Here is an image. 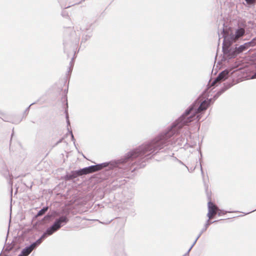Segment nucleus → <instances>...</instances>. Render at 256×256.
I'll list each match as a JSON object with an SVG mask.
<instances>
[{"label": "nucleus", "instance_id": "1", "mask_svg": "<svg viewBox=\"0 0 256 256\" xmlns=\"http://www.w3.org/2000/svg\"><path fill=\"white\" fill-rule=\"evenodd\" d=\"M210 102V100L201 102L198 100L170 126L152 139L127 152L123 158L118 160V164L126 163L136 160L132 165H136V166L134 169L130 168L133 172L136 168L144 167L146 162L160 150L182 146L185 143L186 138L188 141L187 136H190V132L188 130L180 132L183 126L192 121H199L201 118V112L207 109Z\"/></svg>", "mask_w": 256, "mask_h": 256}, {"label": "nucleus", "instance_id": "2", "mask_svg": "<svg viewBox=\"0 0 256 256\" xmlns=\"http://www.w3.org/2000/svg\"><path fill=\"white\" fill-rule=\"evenodd\" d=\"M68 222V218L66 216H62L58 218L56 220L53 224L48 228L46 232H44L40 236V239L43 240L47 236H50L54 232L58 230L62 226L67 224Z\"/></svg>", "mask_w": 256, "mask_h": 256}, {"label": "nucleus", "instance_id": "3", "mask_svg": "<svg viewBox=\"0 0 256 256\" xmlns=\"http://www.w3.org/2000/svg\"><path fill=\"white\" fill-rule=\"evenodd\" d=\"M233 42L230 41L226 40L224 39L222 43V51L225 58H234L238 56L236 49V48L231 46Z\"/></svg>", "mask_w": 256, "mask_h": 256}, {"label": "nucleus", "instance_id": "4", "mask_svg": "<svg viewBox=\"0 0 256 256\" xmlns=\"http://www.w3.org/2000/svg\"><path fill=\"white\" fill-rule=\"evenodd\" d=\"M245 33V30L243 28H239L237 29L235 32H228L226 33L224 30H223V32L222 34L224 39L226 40L230 41L232 42H234L238 40L240 37L243 36Z\"/></svg>", "mask_w": 256, "mask_h": 256}, {"label": "nucleus", "instance_id": "5", "mask_svg": "<svg viewBox=\"0 0 256 256\" xmlns=\"http://www.w3.org/2000/svg\"><path fill=\"white\" fill-rule=\"evenodd\" d=\"M108 163L104 162L100 164H98L94 166H91L88 167H86V172L88 174L92 173L99 170H102V168L106 167L108 166Z\"/></svg>", "mask_w": 256, "mask_h": 256}, {"label": "nucleus", "instance_id": "6", "mask_svg": "<svg viewBox=\"0 0 256 256\" xmlns=\"http://www.w3.org/2000/svg\"><path fill=\"white\" fill-rule=\"evenodd\" d=\"M86 170V168L80 169L78 170L72 171L70 174L66 175V178L67 180H70L78 176L86 174L88 173L86 170Z\"/></svg>", "mask_w": 256, "mask_h": 256}, {"label": "nucleus", "instance_id": "7", "mask_svg": "<svg viewBox=\"0 0 256 256\" xmlns=\"http://www.w3.org/2000/svg\"><path fill=\"white\" fill-rule=\"evenodd\" d=\"M229 76V71L224 70L222 72L217 78L212 83V86H214L217 83L220 82L228 78Z\"/></svg>", "mask_w": 256, "mask_h": 256}, {"label": "nucleus", "instance_id": "8", "mask_svg": "<svg viewBox=\"0 0 256 256\" xmlns=\"http://www.w3.org/2000/svg\"><path fill=\"white\" fill-rule=\"evenodd\" d=\"M218 210V208L212 202L210 201L208 202V213L207 214L208 219H212L213 216L217 214Z\"/></svg>", "mask_w": 256, "mask_h": 256}, {"label": "nucleus", "instance_id": "9", "mask_svg": "<svg viewBox=\"0 0 256 256\" xmlns=\"http://www.w3.org/2000/svg\"><path fill=\"white\" fill-rule=\"evenodd\" d=\"M68 32L70 33V38L72 40L75 42L78 41L80 35L79 32H76L75 30L72 29H69Z\"/></svg>", "mask_w": 256, "mask_h": 256}, {"label": "nucleus", "instance_id": "10", "mask_svg": "<svg viewBox=\"0 0 256 256\" xmlns=\"http://www.w3.org/2000/svg\"><path fill=\"white\" fill-rule=\"evenodd\" d=\"M235 48L236 49V52L238 54L246 50L249 48L248 44L246 42L238 46H236Z\"/></svg>", "mask_w": 256, "mask_h": 256}, {"label": "nucleus", "instance_id": "11", "mask_svg": "<svg viewBox=\"0 0 256 256\" xmlns=\"http://www.w3.org/2000/svg\"><path fill=\"white\" fill-rule=\"evenodd\" d=\"M232 86V84L230 83L224 84V88H222V89L220 90L217 92V94L214 96V98H217L222 93H223L226 90L230 88Z\"/></svg>", "mask_w": 256, "mask_h": 256}, {"label": "nucleus", "instance_id": "12", "mask_svg": "<svg viewBox=\"0 0 256 256\" xmlns=\"http://www.w3.org/2000/svg\"><path fill=\"white\" fill-rule=\"evenodd\" d=\"M32 252L30 248L27 246L22 250L20 254L18 256H28Z\"/></svg>", "mask_w": 256, "mask_h": 256}, {"label": "nucleus", "instance_id": "13", "mask_svg": "<svg viewBox=\"0 0 256 256\" xmlns=\"http://www.w3.org/2000/svg\"><path fill=\"white\" fill-rule=\"evenodd\" d=\"M48 210V207L46 206L44 207L42 210H40L36 214V216H40L43 215Z\"/></svg>", "mask_w": 256, "mask_h": 256}, {"label": "nucleus", "instance_id": "14", "mask_svg": "<svg viewBox=\"0 0 256 256\" xmlns=\"http://www.w3.org/2000/svg\"><path fill=\"white\" fill-rule=\"evenodd\" d=\"M216 221H214L212 222H210V220L208 219L207 220V221L206 222L205 224H204V228L202 230V232H205L208 228V226L212 223H214V222H216Z\"/></svg>", "mask_w": 256, "mask_h": 256}, {"label": "nucleus", "instance_id": "15", "mask_svg": "<svg viewBox=\"0 0 256 256\" xmlns=\"http://www.w3.org/2000/svg\"><path fill=\"white\" fill-rule=\"evenodd\" d=\"M248 44V47L253 46L256 44V37L252 40V41L246 42Z\"/></svg>", "mask_w": 256, "mask_h": 256}, {"label": "nucleus", "instance_id": "16", "mask_svg": "<svg viewBox=\"0 0 256 256\" xmlns=\"http://www.w3.org/2000/svg\"><path fill=\"white\" fill-rule=\"evenodd\" d=\"M204 232H202V230H201V231L200 232V234H198V236H197V238H196V239L195 240L193 244H192V246L190 247V248L189 250V251L191 250V248L193 247V246L196 243V241L198 240L200 238V237L201 236V235Z\"/></svg>", "mask_w": 256, "mask_h": 256}, {"label": "nucleus", "instance_id": "17", "mask_svg": "<svg viewBox=\"0 0 256 256\" xmlns=\"http://www.w3.org/2000/svg\"><path fill=\"white\" fill-rule=\"evenodd\" d=\"M196 146V142H192V144H189L188 142L186 143V144L184 145L185 148L187 149L188 148H192L194 146Z\"/></svg>", "mask_w": 256, "mask_h": 256}, {"label": "nucleus", "instance_id": "18", "mask_svg": "<svg viewBox=\"0 0 256 256\" xmlns=\"http://www.w3.org/2000/svg\"><path fill=\"white\" fill-rule=\"evenodd\" d=\"M13 246L11 245L10 246H5L4 248V249L5 251L9 252L12 248Z\"/></svg>", "mask_w": 256, "mask_h": 256}, {"label": "nucleus", "instance_id": "19", "mask_svg": "<svg viewBox=\"0 0 256 256\" xmlns=\"http://www.w3.org/2000/svg\"><path fill=\"white\" fill-rule=\"evenodd\" d=\"M38 246L36 244V243L34 242V243H32V244H31L30 246H28L30 249L32 250H32L34 249L36 246Z\"/></svg>", "mask_w": 256, "mask_h": 256}, {"label": "nucleus", "instance_id": "20", "mask_svg": "<svg viewBox=\"0 0 256 256\" xmlns=\"http://www.w3.org/2000/svg\"><path fill=\"white\" fill-rule=\"evenodd\" d=\"M248 4H254L256 0H245Z\"/></svg>", "mask_w": 256, "mask_h": 256}, {"label": "nucleus", "instance_id": "21", "mask_svg": "<svg viewBox=\"0 0 256 256\" xmlns=\"http://www.w3.org/2000/svg\"><path fill=\"white\" fill-rule=\"evenodd\" d=\"M42 240L40 239V238L39 239H38L36 242H35L36 243V244L38 246L40 245L42 242Z\"/></svg>", "mask_w": 256, "mask_h": 256}, {"label": "nucleus", "instance_id": "22", "mask_svg": "<svg viewBox=\"0 0 256 256\" xmlns=\"http://www.w3.org/2000/svg\"><path fill=\"white\" fill-rule=\"evenodd\" d=\"M21 120H22L21 119H19L17 120L12 122L17 124L20 123L21 122Z\"/></svg>", "mask_w": 256, "mask_h": 256}, {"label": "nucleus", "instance_id": "23", "mask_svg": "<svg viewBox=\"0 0 256 256\" xmlns=\"http://www.w3.org/2000/svg\"><path fill=\"white\" fill-rule=\"evenodd\" d=\"M217 214H218V215L219 216H221V215H222V210H220L218 209V212H217Z\"/></svg>", "mask_w": 256, "mask_h": 256}, {"label": "nucleus", "instance_id": "24", "mask_svg": "<svg viewBox=\"0 0 256 256\" xmlns=\"http://www.w3.org/2000/svg\"><path fill=\"white\" fill-rule=\"evenodd\" d=\"M32 104H30V105L28 108H26V110H25V112H27V113L28 112V110H30V106L32 105Z\"/></svg>", "mask_w": 256, "mask_h": 256}, {"label": "nucleus", "instance_id": "25", "mask_svg": "<svg viewBox=\"0 0 256 256\" xmlns=\"http://www.w3.org/2000/svg\"><path fill=\"white\" fill-rule=\"evenodd\" d=\"M200 170H201V172H202V175L203 176V175H204V172H203V170H202V166H200Z\"/></svg>", "mask_w": 256, "mask_h": 256}, {"label": "nucleus", "instance_id": "26", "mask_svg": "<svg viewBox=\"0 0 256 256\" xmlns=\"http://www.w3.org/2000/svg\"><path fill=\"white\" fill-rule=\"evenodd\" d=\"M71 135H72V140H74V136H73V134H72V132H71Z\"/></svg>", "mask_w": 256, "mask_h": 256}, {"label": "nucleus", "instance_id": "27", "mask_svg": "<svg viewBox=\"0 0 256 256\" xmlns=\"http://www.w3.org/2000/svg\"><path fill=\"white\" fill-rule=\"evenodd\" d=\"M66 118H67V119H68V116H66ZM67 122H68V124H70V122H69L68 120H67Z\"/></svg>", "mask_w": 256, "mask_h": 256}, {"label": "nucleus", "instance_id": "28", "mask_svg": "<svg viewBox=\"0 0 256 256\" xmlns=\"http://www.w3.org/2000/svg\"><path fill=\"white\" fill-rule=\"evenodd\" d=\"M176 160H178L180 162V163L182 164V162L180 160H178L176 158Z\"/></svg>", "mask_w": 256, "mask_h": 256}, {"label": "nucleus", "instance_id": "29", "mask_svg": "<svg viewBox=\"0 0 256 256\" xmlns=\"http://www.w3.org/2000/svg\"><path fill=\"white\" fill-rule=\"evenodd\" d=\"M70 64H71V66L72 65V60L71 62H70Z\"/></svg>", "mask_w": 256, "mask_h": 256}, {"label": "nucleus", "instance_id": "30", "mask_svg": "<svg viewBox=\"0 0 256 256\" xmlns=\"http://www.w3.org/2000/svg\"><path fill=\"white\" fill-rule=\"evenodd\" d=\"M255 210H256V209Z\"/></svg>", "mask_w": 256, "mask_h": 256}]
</instances>
